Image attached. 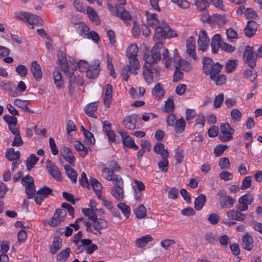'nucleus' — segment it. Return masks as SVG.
Segmentation results:
<instances>
[{"instance_id": "a18cd8bd", "label": "nucleus", "mask_w": 262, "mask_h": 262, "mask_svg": "<svg viewBox=\"0 0 262 262\" xmlns=\"http://www.w3.org/2000/svg\"><path fill=\"white\" fill-rule=\"evenodd\" d=\"M238 60L237 59L228 60L225 66V70L227 73H230L233 72L237 67Z\"/></svg>"}, {"instance_id": "5701e85b", "label": "nucleus", "mask_w": 262, "mask_h": 262, "mask_svg": "<svg viewBox=\"0 0 262 262\" xmlns=\"http://www.w3.org/2000/svg\"><path fill=\"white\" fill-rule=\"evenodd\" d=\"M62 155L67 162L72 166H74L75 157L69 147L64 146L62 148Z\"/></svg>"}, {"instance_id": "864d4df0", "label": "nucleus", "mask_w": 262, "mask_h": 262, "mask_svg": "<svg viewBox=\"0 0 262 262\" xmlns=\"http://www.w3.org/2000/svg\"><path fill=\"white\" fill-rule=\"evenodd\" d=\"M209 0H195V5L200 11H204L209 6Z\"/></svg>"}, {"instance_id": "c03bdc74", "label": "nucleus", "mask_w": 262, "mask_h": 262, "mask_svg": "<svg viewBox=\"0 0 262 262\" xmlns=\"http://www.w3.org/2000/svg\"><path fill=\"white\" fill-rule=\"evenodd\" d=\"M135 213L136 217L138 219H141L144 218L147 215L145 207L143 204L140 205L135 210Z\"/></svg>"}, {"instance_id": "4d7b16f0", "label": "nucleus", "mask_w": 262, "mask_h": 262, "mask_svg": "<svg viewBox=\"0 0 262 262\" xmlns=\"http://www.w3.org/2000/svg\"><path fill=\"white\" fill-rule=\"evenodd\" d=\"M117 207L122 211L126 219L128 218L130 214L129 207L123 203H119L117 205Z\"/></svg>"}, {"instance_id": "8fccbe9b", "label": "nucleus", "mask_w": 262, "mask_h": 262, "mask_svg": "<svg viewBox=\"0 0 262 262\" xmlns=\"http://www.w3.org/2000/svg\"><path fill=\"white\" fill-rule=\"evenodd\" d=\"M71 249L70 248H67L66 249L62 250L61 252L57 255V260L58 261H64L68 259L69 257Z\"/></svg>"}, {"instance_id": "0eeeda50", "label": "nucleus", "mask_w": 262, "mask_h": 262, "mask_svg": "<svg viewBox=\"0 0 262 262\" xmlns=\"http://www.w3.org/2000/svg\"><path fill=\"white\" fill-rule=\"evenodd\" d=\"M117 1L119 4L115 5V13H113V15L120 17L125 23L126 20H131L132 16L127 11L125 10L123 7L126 4V1Z\"/></svg>"}, {"instance_id": "6ab92c4d", "label": "nucleus", "mask_w": 262, "mask_h": 262, "mask_svg": "<svg viewBox=\"0 0 262 262\" xmlns=\"http://www.w3.org/2000/svg\"><path fill=\"white\" fill-rule=\"evenodd\" d=\"M258 28L257 24L253 20H249L244 29V34L248 37H252L256 33Z\"/></svg>"}, {"instance_id": "bb28decb", "label": "nucleus", "mask_w": 262, "mask_h": 262, "mask_svg": "<svg viewBox=\"0 0 262 262\" xmlns=\"http://www.w3.org/2000/svg\"><path fill=\"white\" fill-rule=\"evenodd\" d=\"M74 146L75 148L79 151L80 156L83 158L85 157L88 155L89 151L91 150L90 147L85 146L79 141H75Z\"/></svg>"}, {"instance_id": "09e8293b", "label": "nucleus", "mask_w": 262, "mask_h": 262, "mask_svg": "<svg viewBox=\"0 0 262 262\" xmlns=\"http://www.w3.org/2000/svg\"><path fill=\"white\" fill-rule=\"evenodd\" d=\"M257 75L255 71L247 69L244 71V77L246 79H249L250 80L254 82L255 80L257 78Z\"/></svg>"}, {"instance_id": "20e7f679", "label": "nucleus", "mask_w": 262, "mask_h": 262, "mask_svg": "<svg viewBox=\"0 0 262 262\" xmlns=\"http://www.w3.org/2000/svg\"><path fill=\"white\" fill-rule=\"evenodd\" d=\"M21 184L23 186H26L25 192L27 196V199L33 198L36 194L35 186L33 178L28 174L25 177L22 178Z\"/></svg>"}, {"instance_id": "9b49d317", "label": "nucleus", "mask_w": 262, "mask_h": 262, "mask_svg": "<svg viewBox=\"0 0 262 262\" xmlns=\"http://www.w3.org/2000/svg\"><path fill=\"white\" fill-rule=\"evenodd\" d=\"M138 115L132 114L125 117L123 120V125L125 127L129 129H134L137 128L136 123Z\"/></svg>"}, {"instance_id": "e433bc0d", "label": "nucleus", "mask_w": 262, "mask_h": 262, "mask_svg": "<svg viewBox=\"0 0 262 262\" xmlns=\"http://www.w3.org/2000/svg\"><path fill=\"white\" fill-rule=\"evenodd\" d=\"M206 202V198L204 194H201L197 197L194 200V208L196 210L202 209Z\"/></svg>"}, {"instance_id": "774afa93", "label": "nucleus", "mask_w": 262, "mask_h": 262, "mask_svg": "<svg viewBox=\"0 0 262 262\" xmlns=\"http://www.w3.org/2000/svg\"><path fill=\"white\" fill-rule=\"evenodd\" d=\"M16 72L21 77H25L28 73L27 68L23 64L18 65L15 69Z\"/></svg>"}, {"instance_id": "052dcab7", "label": "nucleus", "mask_w": 262, "mask_h": 262, "mask_svg": "<svg viewBox=\"0 0 262 262\" xmlns=\"http://www.w3.org/2000/svg\"><path fill=\"white\" fill-rule=\"evenodd\" d=\"M90 181L91 185L95 191H99L102 189V185L96 179L91 177Z\"/></svg>"}, {"instance_id": "7c9ffc66", "label": "nucleus", "mask_w": 262, "mask_h": 262, "mask_svg": "<svg viewBox=\"0 0 262 262\" xmlns=\"http://www.w3.org/2000/svg\"><path fill=\"white\" fill-rule=\"evenodd\" d=\"M86 13L94 24L97 25L100 24V19L93 8L88 6L86 8Z\"/></svg>"}, {"instance_id": "2eb2a0df", "label": "nucleus", "mask_w": 262, "mask_h": 262, "mask_svg": "<svg viewBox=\"0 0 262 262\" xmlns=\"http://www.w3.org/2000/svg\"><path fill=\"white\" fill-rule=\"evenodd\" d=\"M186 53L194 60L197 59L195 53V40L193 36H190L186 41Z\"/></svg>"}, {"instance_id": "c85d7f7f", "label": "nucleus", "mask_w": 262, "mask_h": 262, "mask_svg": "<svg viewBox=\"0 0 262 262\" xmlns=\"http://www.w3.org/2000/svg\"><path fill=\"white\" fill-rule=\"evenodd\" d=\"M123 187L119 186H114L111 189L112 195L118 201H122L124 198Z\"/></svg>"}, {"instance_id": "de8ad7c7", "label": "nucleus", "mask_w": 262, "mask_h": 262, "mask_svg": "<svg viewBox=\"0 0 262 262\" xmlns=\"http://www.w3.org/2000/svg\"><path fill=\"white\" fill-rule=\"evenodd\" d=\"M168 158V157H161L162 160L160 161L158 164L159 168L164 173L166 172L168 170L169 165Z\"/></svg>"}, {"instance_id": "ddd939ff", "label": "nucleus", "mask_w": 262, "mask_h": 262, "mask_svg": "<svg viewBox=\"0 0 262 262\" xmlns=\"http://www.w3.org/2000/svg\"><path fill=\"white\" fill-rule=\"evenodd\" d=\"M209 39L207 37V33L205 30H202L200 32L198 39V47L199 50L205 51L209 46Z\"/></svg>"}, {"instance_id": "4468645a", "label": "nucleus", "mask_w": 262, "mask_h": 262, "mask_svg": "<svg viewBox=\"0 0 262 262\" xmlns=\"http://www.w3.org/2000/svg\"><path fill=\"white\" fill-rule=\"evenodd\" d=\"M92 227L96 230V232H93L95 235H101L102 234V230L106 229L107 227V222L103 219H98L93 221L92 224Z\"/></svg>"}, {"instance_id": "bf43d9fd", "label": "nucleus", "mask_w": 262, "mask_h": 262, "mask_svg": "<svg viewBox=\"0 0 262 262\" xmlns=\"http://www.w3.org/2000/svg\"><path fill=\"white\" fill-rule=\"evenodd\" d=\"M206 241L212 245H216L217 243V240L216 236L211 232H207L204 236Z\"/></svg>"}, {"instance_id": "f8f14e48", "label": "nucleus", "mask_w": 262, "mask_h": 262, "mask_svg": "<svg viewBox=\"0 0 262 262\" xmlns=\"http://www.w3.org/2000/svg\"><path fill=\"white\" fill-rule=\"evenodd\" d=\"M0 88L4 91L8 92L11 97H15L18 95L17 90L15 89V85L12 82L3 81L0 83Z\"/></svg>"}, {"instance_id": "f704fd0d", "label": "nucleus", "mask_w": 262, "mask_h": 262, "mask_svg": "<svg viewBox=\"0 0 262 262\" xmlns=\"http://www.w3.org/2000/svg\"><path fill=\"white\" fill-rule=\"evenodd\" d=\"M64 167L68 177L73 183H76L77 177V172L69 165H64Z\"/></svg>"}, {"instance_id": "a211bd4d", "label": "nucleus", "mask_w": 262, "mask_h": 262, "mask_svg": "<svg viewBox=\"0 0 262 262\" xmlns=\"http://www.w3.org/2000/svg\"><path fill=\"white\" fill-rule=\"evenodd\" d=\"M166 23L164 21H162L161 25L155 28V33L154 38L157 40L163 39L166 38V31L165 29Z\"/></svg>"}, {"instance_id": "1a4fd4ad", "label": "nucleus", "mask_w": 262, "mask_h": 262, "mask_svg": "<svg viewBox=\"0 0 262 262\" xmlns=\"http://www.w3.org/2000/svg\"><path fill=\"white\" fill-rule=\"evenodd\" d=\"M36 194L38 195L34 196V201L37 204L40 205L45 199L48 198L50 195H53V190L47 186H44L37 190Z\"/></svg>"}, {"instance_id": "412c9836", "label": "nucleus", "mask_w": 262, "mask_h": 262, "mask_svg": "<svg viewBox=\"0 0 262 262\" xmlns=\"http://www.w3.org/2000/svg\"><path fill=\"white\" fill-rule=\"evenodd\" d=\"M72 23L73 24L74 27L76 29L77 31L79 32L81 36H88V32L89 28L88 26L84 23L80 21L78 22H74L72 20Z\"/></svg>"}, {"instance_id": "4c0bfd02", "label": "nucleus", "mask_w": 262, "mask_h": 262, "mask_svg": "<svg viewBox=\"0 0 262 262\" xmlns=\"http://www.w3.org/2000/svg\"><path fill=\"white\" fill-rule=\"evenodd\" d=\"M39 160V158L34 154H32L26 161V165L28 170L30 171Z\"/></svg>"}, {"instance_id": "79ce46f5", "label": "nucleus", "mask_w": 262, "mask_h": 262, "mask_svg": "<svg viewBox=\"0 0 262 262\" xmlns=\"http://www.w3.org/2000/svg\"><path fill=\"white\" fill-rule=\"evenodd\" d=\"M122 143L125 146L130 148H133L135 150H138L139 148L138 146L135 144L133 138L129 136H126L124 139H123Z\"/></svg>"}, {"instance_id": "37998d69", "label": "nucleus", "mask_w": 262, "mask_h": 262, "mask_svg": "<svg viewBox=\"0 0 262 262\" xmlns=\"http://www.w3.org/2000/svg\"><path fill=\"white\" fill-rule=\"evenodd\" d=\"M174 124V130L176 133L180 134L184 130L186 123L184 119L183 118H181V119H179L178 120H177Z\"/></svg>"}, {"instance_id": "f257e3e1", "label": "nucleus", "mask_w": 262, "mask_h": 262, "mask_svg": "<svg viewBox=\"0 0 262 262\" xmlns=\"http://www.w3.org/2000/svg\"><path fill=\"white\" fill-rule=\"evenodd\" d=\"M162 54L163 59H166L168 57V50L163 47L162 42H158L152 48L150 55L146 54L144 55L145 63L142 74L148 84H151L154 82V73L159 75L158 70L156 68H152V67L161 60Z\"/></svg>"}, {"instance_id": "58836bf2", "label": "nucleus", "mask_w": 262, "mask_h": 262, "mask_svg": "<svg viewBox=\"0 0 262 262\" xmlns=\"http://www.w3.org/2000/svg\"><path fill=\"white\" fill-rule=\"evenodd\" d=\"M254 199V195L251 193H246L238 199L239 204H244L248 206L252 203Z\"/></svg>"}, {"instance_id": "7ed1b4c3", "label": "nucleus", "mask_w": 262, "mask_h": 262, "mask_svg": "<svg viewBox=\"0 0 262 262\" xmlns=\"http://www.w3.org/2000/svg\"><path fill=\"white\" fill-rule=\"evenodd\" d=\"M258 55L253 51V47L247 46L243 54V59L249 67L253 69L256 65Z\"/></svg>"}, {"instance_id": "39448f33", "label": "nucleus", "mask_w": 262, "mask_h": 262, "mask_svg": "<svg viewBox=\"0 0 262 262\" xmlns=\"http://www.w3.org/2000/svg\"><path fill=\"white\" fill-rule=\"evenodd\" d=\"M221 134L219 138L222 142H228L233 139L234 129L228 123H222L220 125Z\"/></svg>"}, {"instance_id": "cd10ccee", "label": "nucleus", "mask_w": 262, "mask_h": 262, "mask_svg": "<svg viewBox=\"0 0 262 262\" xmlns=\"http://www.w3.org/2000/svg\"><path fill=\"white\" fill-rule=\"evenodd\" d=\"M20 152L15 151L13 147H10L7 149L5 153V157L7 160L10 161L18 160L20 159Z\"/></svg>"}, {"instance_id": "a878e982", "label": "nucleus", "mask_w": 262, "mask_h": 262, "mask_svg": "<svg viewBox=\"0 0 262 262\" xmlns=\"http://www.w3.org/2000/svg\"><path fill=\"white\" fill-rule=\"evenodd\" d=\"M227 215L229 219L238 221H243L246 219L245 214L240 212L238 210H234L233 209L228 211Z\"/></svg>"}, {"instance_id": "5fc2aeb1", "label": "nucleus", "mask_w": 262, "mask_h": 262, "mask_svg": "<svg viewBox=\"0 0 262 262\" xmlns=\"http://www.w3.org/2000/svg\"><path fill=\"white\" fill-rule=\"evenodd\" d=\"M128 58L129 60V64L127 66H129V67L134 70V71H136L140 68V64L139 60L137 58V57H133Z\"/></svg>"}, {"instance_id": "393cba45", "label": "nucleus", "mask_w": 262, "mask_h": 262, "mask_svg": "<svg viewBox=\"0 0 262 262\" xmlns=\"http://www.w3.org/2000/svg\"><path fill=\"white\" fill-rule=\"evenodd\" d=\"M68 77L69 83L72 84H77L82 86L84 84V79L82 76L80 75L75 76L73 72L69 73L67 75Z\"/></svg>"}, {"instance_id": "3c124183", "label": "nucleus", "mask_w": 262, "mask_h": 262, "mask_svg": "<svg viewBox=\"0 0 262 262\" xmlns=\"http://www.w3.org/2000/svg\"><path fill=\"white\" fill-rule=\"evenodd\" d=\"M210 79L213 81H214L216 85H222L225 84L226 81V77L223 74H219L216 76L210 77Z\"/></svg>"}, {"instance_id": "0e129e2a", "label": "nucleus", "mask_w": 262, "mask_h": 262, "mask_svg": "<svg viewBox=\"0 0 262 262\" xmlns=\"http://www.w3.org/2000/svg\"><path fill=\"white\" fill-rule=\"evenodd\" d=\"M228 148L227 145L219 144L215 147L214 154L216 157L220 156Z\"/></svg>"}, {"instance_id": "680f3d73", "label": "nucleus", "mask_w": 262, "mask_h": 262, "mask_svg": "<svg viewBox=\"0 0 262 262\" xmlns=\"http://www.w3.org/2000/svg\"><path fill=\"white\" fill-rule=\"evenodd\" d=\"M178 66L182 70L186 72H189L192 69L189 62L182 59L179 60L178 62Z\"/></svg>"}, {"instance_id": "423d86ee", "label": "nucleus", "mask_w": 262, "mask_h": 262, "mask_svg": "<svg viewBox=\"0 0 262 262\" xmlns=\"http://www.w3.org/2000/svg\"><path fill=\"white\" fill-rule=\"evenodd\" d=\"M216 195L220 197L219 205L221 209H229L232 207L235 199L231 196L227 195L225 190L219 191Z\"/></svg>"}, {"instance_id": "473e14b6", "label": "nucleus", "mask_w": 262, "mask_h": 262, "mask_svg": "<svg viewBox=\"0 0 262 262\" xmlns=\"http://www.w3.org/2000/svg\"><path fill=\"white\" fill-rule=\"evenodd\" d=\"M152 240L153 238L150 235H146L136 239V246L138 248H142Z\"/></svg>"}, {"instance_id": "b1692460", "label": "nucleus", "mask_w": 262, "mask_h": 262, "mask_svg": "<svg viewBox=\"0 0 262 262\" xmlns=\"http://www.w3.org/2000/svg\"><path fill=\"white\" fill-rule=\"evenodd\" d=\"M242 247L248 251H251L253 247V240L251 235L248 233L244 235L242 238Z\"/></svg>"}, {"instance_id": "e2e57ef3", "label": "nucleus", "mask_w": 262, "mask_h": 262, "mask_svg": "<svg viewBox=\"0 0 262 262\" xmlns=\"http://www.w3.org/2000/svg\"><path fill=\"white\" fill-rule=\"evenodd\" d=\"M224 100V95L222 93L216 96L214 99L213 106L215 108H220Z\"/></svg>"}, {"instance_id": "dca6fc26", "label": "nucleus", "mask_w": 262, "mask_h": 262, "mask_svg": "<svg viewBox=\"0 0 262 262\" xmlns=\"http://www.w3.org/2000/svg\"><path fill=\"white\" fill-rule=\"evenodd\" d=\"M30 70L36 81H40L42 78V73L41 67L37 61H33L31 62Z\"/></svg>"}, {"instance_id": "4be33fe9", "label": "nucleus", "mask_w": 262, "mask_h": 262, "mask_svg": "<svg viewBox=\"0 0 262 262\" xmlns=\"http://www.w3.org/2000/svg\"><path fill=\"white\" fill-rule=\"evenodd\" d=\"M222 42L220 34H216L213 36L211 42V51L213 53L218 52L219 48H221Z\"/></svg>"}, {"instance_id": "603ef678", "label": "nucleus", "mask_w": 262, "mask_h": 262, "mask_svg": "<svg viewBox=\"0 0 262 262\" xmlns=\"http://www.w3.org/2000/svg\"><path fill=\"white\" fill-rule=\"evenodd\" d=\"M82 212L85 215L88 216V219L91 221L97 220V216L94 212V210L89 208L82 209Z\"/></svg>"}, {"instance_id": "9d476101", "label": "nucleus", "mask_w": 262, "mask_h": 262, "mask_svg": "<svg viewBox=\"0 0 262 262\" xmlns=\"http://www.w3.org/2000/svg\"><path fill=\"white\" fill-rule=\"evenodd\" d=\"M46 168L48 172L56 180L61 182L62 181L61 172L56 165L50 160L46 161Z\"/></svg>"}, {"instance_id": "6e6552de", "label": "nucleus", "mask_w": 262, "mask_h": 262, "mask_svg": "<svg viewBox=\"0 0 262 262\" xmlns=\"http://www.w3.org/2000/svg\"><path fill=\"white\" fill-rule=\"evenodd\" d=\"M203 20L205 23L210 24L212 28H214L216 25L219 27H221L227 22L224 15L217 13L211 16L208 15L206 16V19H204Z\"/></svg>"}, {"instance_id": "f03ea898", "label": "nucleus", "mask_w": 262, "mask_h": 262, "mask_svg": "<svg viewBox=\"0 0 262 262\" xmlns=\"http://www.w3.org/2000/svg\"><path fill=\"white\" fill-rule=\"evenodd\" d=\"M203 70L205 74L209 75L210 78L220 74L223 66L219 62L214 63L211 58L204 57L202 61Z\"/></svg>"}, {"instance_id": "49530a36", "label": "nucleus", "mask_w": 262, "mask_h": 262, "mask_svg": "<svg viewBox=\"0 0 262 262\" xmlns=\"http://www.w3.org/2000/svg\"><path fill=\"white\" fill-rule=\"evenodd\" d=\"M62 246V239L60 238L54 239L52 245L50 247V252L52 254H54L56 253Z\"/></svg>"}, {"instance_id": "f3484780", "label": "nucleus", "mask_w": 262, "mask_h": 262, "mask_svg": "<svg viewBox=\"0 0 262 262\" xmlns=\"http://www.w3.org/2000/svg\"><path fill=\"white\" fill-rule=\"evenodd\" d=\"M100 71V63L98 61H95L91 66H89V69L86 72V76L90 79L96 78Z\"/></svg>"}, {"instance_id": "a19ab883", "label": "nucleus", "mask_w": 262, "mask_h": 262, "mask_svg": "<svg viewBox=\"0 0 262 262\" xmlns=\"http://www.w3.org/2000/svg\"><path fill=\"white\" fill-rule=\"evenodd\" d=\"M55 84L57 88H60L63 84V80L62 79L61 74L59 69L55 70L53 73Z\"/></svg>"}, {"instance_id": "2f4dec72", "label": "nucleus", "mask_w": 262, "mask_h": 262, "mask_svg": "<svg viewBox=\"0 0 262 262\" xmlns=\"http://www.w3.org/2000/svg\"><path fill=\"white\" fill-rule=\"evenodd\" d=\"M112 86L110 84L106 85L105 96L104 98V103L106 107H109L111 105L112 98Z\"/></svg>"}, {"instance_id": "338daca9", "label": "nucleus", "mask_w": 262, "mask_h": 262, "mask_svg": "<svg viewBox=\"0 0 262 262\" xmlns=\"http://www.w3.org/2000/svg\"><path fill=\"white\" fill-rule=\"evenodd\" d=\"M103 177L107 181L112 180V177L114 174V172L111 169L110 167H105L102 170Z\"/></svg>"}, {"instance_id": "aec40b11", "label": "nucleus", "mask_w": 262, "mask_h": 262, "mask_svg": "<svg viewBox=\"0 0 262 262\" xmlns=\"http://www.w3.org/2000/svg\"><path fill=\"white\" fill-rule=\"evenodd\" d=\"M147 24L149 26L155 28L159 25H161L162 21L161 22L158 19V15L155 13H151L148 11L145 13Z\"/></svg>"}, {"instance_id": "13d9d810", "label": "nucleus", "mask_w": 262, "mask_h": 262, "mask_svg": "<svg viewBox=\"0 0 262 262\" xmlns=\"http://www.w3.org/2000/svg\"><path fill=\"white\" fill-rule=\"evenodd\" d=\"M138 52V46L136 45H131L127 49L126 54L128 58L137 57Z\"/></svg>"}, {"instance_id": "69168bd1", "label": "nucleus", "mask_w": 262, "mask_h": 262, "mask_svg": "<svg viewBox=\"0 0 262 262\" xmlns=\"http://www.w3.org/2000/svg\"><path fill=\"white\" fill-rule=\"evenodd\" d=\"M63 221L60 219V216L56 214L55 212L53 217L49 222V225L51 227H55L58 225Z\"/></svg>"}, {"instance_id": "c9c22d12", "label": "nucleus", "mask_w": 262, "mask_h": 262, "mask_svg": "<svg viewBox=\"0 0 262 262\" xmlns=\"http://www.w3.org/2000/svg\"><path fill=\"white\" fill-rule=\"evenodd\" d=\"M97 102H91L88 104L85 108V113L89 117L96 118L97 117L94 115V112L97 110L98 106L96 104Z\"/></svg>"}, {"instance_id": "c756f323", "label": "nucleus", "mask_w": 262, "mask_h": 262, "mask_svg": "<svg viewBox=\"0 0 262 262\" xmlns=\"http://www.w3.org/2000/svg\"><path fill=\"white\" fill-rule=\"evenodd\" d=\"M154 150L156 154L160 155L161 157L169 156V152L167 149H165L164 145L163 143L157 142L154 146Z\"/></svg>"}, {"instance_id": "6e6d98bb", "label": "nucleus", "mask_w": 262, "mask_h": 262, "mask_svg": "<svg viewBox=\"0 0 262 262\" xmlns=\"http://www.w3.org/2000/svg\"><path fill=\"white\" fill-rule=\"evenodd\" d=\"M129 72L131 74L134 75H137V72L134 71V70L129 67V66L124 67L121 71V75L123 77L124 80L125 81H127L129 77V75H128V72Z\"/></svg>"}, {"instance_id": "ea45409f", "label": "nucleus", "mask_w": 262, "mask_h": 262, "mask_svg": "<svg viewBox=\"0 0 262 262\" xmlns=\"http://www.w3.org/2000/svg\"><path fill=\"white\" fill-rule=\"evenodd\" d=\"M26 22L30 25H42V19L38 15L30 13V16L27 17Z\"/></svg>"}, {"instance_id": "72a5a7b5", "label": "nucleus", "mask_w": 262, "mask_h": 262, "mask_svg": "<svg viewBox=\"0 0 262 262\" xmlns=\"http://www.w3.org/2000/svg\"><path fill=\"white\" fill-rule=\"evenodd\" d=\"M152 94L158 99H161L164 96L165 91L160 83H157L152 89Z\"/></svg>"}]
</instances>
